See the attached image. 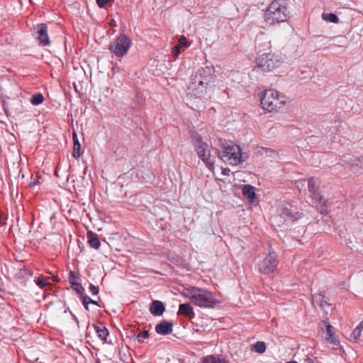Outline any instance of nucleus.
Masks as SVG:
<instances>
[{
  "instance_id": "nucleus-1",
  "label": "nucleus",
  "mask_w": 363,
  "mask_h": 363,
  "mask_svg": "<svg viewBox=\"0 0 363 363\" xmlns=\"http://www.w3.org/2000/svg\"><path fill=\"white\" fill-rule=\"evenodd\" d=\"M184 295L192 303L201 308H214L219 301L210 291L200 287L192 286L186 289Z\"/></svg>"
},
{
  "instance_id": "nucleus-2",
  "label": "nucleus",
  "mask_w": 363,
  "mask_h": 363,
  "mask_svg": "<svg viewBox=\"0 0 363 363\" xmlns=\"http://www.w3.org/2000/svg\"><path fill=\"white\" fill-rule=\"evenodd\" d=\"M287 103L288 97L274 89L266 90L261 99L262 108L269 112L280 111Z\"/></svg>"
},
{
  "instance_id": "nucleus-3",
  "label": "nucleus",
  "mask_w": 363,
  "mask_h": 363,
  "mask_svg": "<svg viewBox=\"0 0 363 363\" xmlns=\"http://www.w3.org/2000/svg\"><path fill=\"white\" fill-rule=\"evenodd\" d=\"M289 18V11L286 4L277 0L272 1L269 6L264 16L265 22L268 25H274L287 21Z\"/></svg>"
},
{
  "instance_id": "nucleus-4",
  "label": "nucleus",
  "mask_w": 363,
  "mask_h": 363,
  "mask_svg": "<svg viewBox=\"0 0 363 363\" xmlns=\"http://www.w3.org/2000/svg\"><path fill=\"white\" fill-rule=\"evenodd\" d=\"M200 72L201 71L200 70ZM211 81L208 76L202 77L201 73L196 74L192 79L191 85L189 87L188 96L190 99H206L207 96V86Z\"/></svg>"
},
{
  "instance_id": "nucleus-5",
  "label": "nucleus",
  "mask_w": 363,
  "mask_h": 363,
  "mask_svg": "<svg viewBox=\"0 0 363 363\" xmlns=\"http://www.w3.org/2000/svg\"><path fill=\"white\" fill-rule=\"evenodd\" d=\"M308 191L311 193V197L315 204L316 208L322 213H327L331 207V203L328 200L324 199L318 191L319 182L316 179L311 178L308 180Z\"/></svg>"
},
{
  "instance_id": "nucleus-6",
  "label": "nucleus",
  "mask_w": 363,
  "mask_h": 363,
  "mask_svg": "<svg viewBox=\"0 0 363 363\" xmlns=\"http://www.w3.org/2000/svg\"><path fill=\"white\" fill-rule=\"evenodd\" d=\"M281 63V58L272 52L258 53L256 58V67L264 72L272 71Z\"/></svg>"
},
{
  "instance_id": "nucleus-7",
  "label": "nucleus",
  "mask_w": 363,
  "mask_h": 363,
  "mask_svg": "<svg viewBox=\"0 0 363 363\" xmlns=\"http://www.w3.org/2000/svg\"><path fill=\"white\" fill-rule=\"evenodd\" d=\"M219 158L225 163L236 165L242 161L240 147L237 145H227L218 151Z\"/></svg>"
},
{
  "instance_id": "nucleus-8",
  "label": "nucleus",
  "mask_w": 363,
  "mask_h": 363,
  "mask_svg": "<svg viewBox=\"0 0 363 363\" xmlns=\"http://www.w3.org/2000/svg\"><path fill=\"white\" fill-rule=\"evenodd\" d=\"M193 144L198 157L206 164L210 171L213 172L214 163L210 160L211 151L208 144L202 141L199 136H194Z\"/></svg>"
},
{
  "instance_id": "nucleus-9",
  "label": "nucleus",
  "mask_w": 363,
  "mask_h": 363,
  "mask_svg": "<svg viewBox=\"0 0 363 363\" xmlns=\"http://www.w3.org/2000/svg\"><path fill=\"white\" fill-rule=\"evenodd\" d=\"M131 41L125 35L121 34L109 45L110 50L117 57H123L130 49Z\"/></svg>"
},
{
  "instance_id": "nucleus-10",
  "label": "nucleus",
  "mask_w": 363,
  "mask_h": 363,
  "mask_svg": "<svg viewBox=\"0 0 363 363\" xmlns=\"http://www.w3.org/2000/svg\"><path fill=\"white\" fill-rule=\"evenodd\" d=\"M277 255L275 252L269 248L268 255L259 264V271L263 274H269L277 269Z\"/></svg>"
},
{
  "instance_id": "nucleus-11",
  "label": "nucleus",
  "mask_w": 363,
  "mask_h": 363,
  "mask_svg": "<svg viewBox=\"0 0 363 363\" xmlns=\"http://www.w3.org/2000/svg\"><path fill=\"white\" fill-rule=\"evenodd\" d=\"M280 218L284 219V222L289 223L300 218L302 213L297 211L296 207L291 203H284L279 209Z\"/></svg>"
},
{
  "instance_id": "nucleus-12",
  "label": "nucleus",
  "mask_w": 363,
  "mask_h": 363,
  "mask_svg": "<svg viewBox=\"0 0 363 363\" xmlns=\"http://www.w3.org/2000/svg\"><path fill=\"white\" fill-rule=\"evenodd\" d=\"M37 38L38 39L40 44L43 46L49 45L50 43L48 35L47 26L44 23L38 25L37 26Z\"/></svg>"
},
{
  "instance_id": "nucleus-13",
  "label": "nucleus",
  "mask_w": 363,
  "mask_h": 363,
  "mask_svg": "<svg viewBox=\"0 0 363 363\" xmlns=\"http://www.w3.org/2000/svg\"><path fill=\"white\" fill-rule=\"evenodd\" d=\"M172 326L171 322L163 320L156 325L155 331L160 335H166L172 332Z\"/></svg>"
},
{
  "instance_id": "nucleus-14",
  "label": "nucleus",
  "mask_w": 363,
  "mask_h": 363,
  "mask_svg": "<svg viewBox=\"0 0 363 363\" xmlns=\"http://www.w3.org/2000/svg\"><path fill=\"white\" fill-rule=\"evenodd\" d=\"M242 194L250 203H252L256 197L255 188L251 185H245L242 188Z\"/></svg>"
},
{
  "instance_id": "nucleus-15",
  "label": "nucleus",
  "mask_w": 363,
  "mask_h": 363,
  "mask_svg": "<svg viewBox=\"0 0 363 363\" xmlns=\"http://www.w3.org/2000/svg\"><path fill=\"white\" fill-rule=\"evenodd\" d=\"M150 311L154 315H161L164 311V306L160 301H154L150 306Z\"/></svg>"
},
{
  "instance_id": "nucleus-16",
  "label": "nucleus",
  "mask_w": 363,
  "mask_h": 363,
  "mask_svg": "<svg viewBox=\"0 0 363 363\" xmlns=\"http://www.w3.org/2000/svg\"><path fill=\"white\" fill-rule=\"evenodd\" d=\"M72 138L74 142L72 155L74 158L77 159L80 157L81 145L79 143L77 135L74 131L73 132Z\"/></svg>"
},
{
  "instance_id": "nucleus-17",
  "label": "nucleus",
  "mask_w": 363,
  "mask_h": 363,
  "mask_svg": "<svg viewBox=\"0 0 363 363\" xmlns=\"http://www.w3.org/2000/svg\"><path fill=\"white\" fill-rule=\"evenodd\" d=\"M88 242L93 248L98 249L100 247V242L97 235L91 231L87 233Z\"/></svg>"
},
{
  "instance_id": "nucleus-18",
  "label": "nucleus",
  "mask_w": 363,
  "mask_h": 363,
  "mask_svg": "<svg viewBox=\"0 0 363 363\" xmlns=\"http://www.w3.org/2000/svg\"><path fill=\"white\" fill-rule=\"evenodd\" d=\"M69 282L73 289L77 293H81V291L83 290V287L77 281V277L73 272H69Z\"/></svg>"
},
{
  "instance_id": "nucleus-19",
  "label": "nucleus",
  "mask_w": 363,
  "mask_h": 363,
  "mask_svg": "<svg viewBox=\"0 0 363 363\" xmlns=\"http://www.w3.org/2000/svg\"><path fill=\"white\" fill-rule=\"evenodd\" d=\"M325 339L328 342L336 344V337L332 330V326L329 324L326 325Z\"/></svg>"
},
{
  "instance_id": "nucleus-20",
  "label": "nucleus",
  "mask_w": 363,
  "mask_h": 363,
  "mask_svg": "<svg viewBox=\"0 0 363 363\" xmlns=\"http://www.w3.org/2000/svg\"><path fill=\"white\" fill-rule=\"evenodd\" d=\"M350 166L352 170L356 172H359V170L363 172V157L362 159L354 158L350 163Z\"/></svg>"
},
{
  "instance_id": "nucleus-21",
  "label": "nucleus",
  "mask_w": 363,
  "mask_h": 363,
  "mask_svg": "<svg viewBox=\"0 0 363 363\" xmlns=\"http://www.w3.org/2000/svg\"><path fill=\"white\" fill-rule=\"evenodd\" d=\"M201 363H228L224 359L217 358L214 355H208L203 358Z\"/></svg>"
},
{
  "instance_id": "nucleus-22",
  "label": "nucleus",
  "mask_w": 363,
  "mask_h": 363,
  "mask_svg": "<svg viewBox=\"0 0 363 363\" xmlns=\"http://www.w3.org/2000/svg\"><path fill=\"white\" fill-rule=\"evenodd\" d=\"M179 313L184 315H191L194 313V308L188 303H182L179 306Z\"/></svg>"
},
{
  "instance_id": "nucleus-23",
  "label": "nucleus",
  "mask_w": 363,
  "mask_h": 363,
  "mask_svg": "<svg viewBox=\"0 0 363 363\" xmlns=\"http://www.w3.org/2000/svg\"><path fill=\"white\" fill-rule=\"evenodd\" d=\"M44 101V96L41 93H37L33 94L30 99V102L33 106H38L41 104Z\"/></svg>"
},
{
  "instance_id": "nucleus-24",
  "label": "nucleus",
  "mask_w": 363,
  "mask_h": 363,
  "mask_svg": "<svg viewBox=\"0 0 363 363\" xmlns=\"http://www.w3.org/2000/svg\"><path fill=\"white\" fill-rule=\"evenodd\" d=\"M98 337L102 340L106 341L108 335V330L105 327H95Z\"/></svg>"
},
{
  "instance_id": "nucleus-25",
  "label": "nucleus",
  "mask_w": 363,
  "mask_h": 363,
  "mask_svg": "<svg viewBox=\"0 0 363 363\" xmlns=\"http://www.w3.org/2000/svg\"><path fill=\"white\" fill-rule=\"evenodd\" d=\"M322 18L328 22L331 23H337L338 22V17L333 13H323L322 14Z\"/></svg>"
},
{
  "instance_id": "nucleus-26",
  "label": "nucleus",
  "mask_w": 363,
  "mask_h": 363,
  "mask_svg": "<svg viewBox=\"0 0 363 363\" xmlns=\"http://www.w3.org/2000/svg\"><path fill=\"white\" fill-rule=\"evenodd\" d=\"M363 330V320L359 323V324L354 329L351 335V337L354 340H357L362 334V331Z\"/></svg>"
},
{
  "instance_id": "nucleus-27",
  "label": "nucleus",
  "mask_w": 363,
  "mask_h": 363,
  "mask_svg": "<svg viewBox=\"0 0 363 363\" xmlns=\"http://www.w3.org/2000/svg\"><path fill=\"white\" fill-rule=\"evenodd\" d=\"M255 350L258 353H263L266 350V345L263 342H257L254 345Z\"/></svg>"
},
{
  "instance_id": "nucleus-28",
  "label": "nucleus",
  "mask_w": 363,
  "mask_h": 363,
  "mask_svg": "<svg viewBox=\"0 0 363 363\" xmlns=\"http://www.w3.org/2000/svg\"><path fill=\"white\" fill-rule=\"evenodd\" d=\"M260 41H264L266 46L269 47L270 41L268 40L267 36L262 35L257 37V38H256V45L257 46L259 45Z\"/></svg>"
},
{
  "instance_id": "nucleus-29",
  "label": "nucleus",
  "mask_w": 363,
  "mask_h": 363,
  "mask_svg": "<svg viewBox=\"0 0 363 363\" xmlns=\"http://www.w3.org/2000/svg\"><path fill=\"white\" fill-rule=\"evenodd\" d=\"M178 45L185 48H188L189 46V45L187 43V40L185 36L182 35L179 37L178 40Z\"/></svg>"
},
{
  "instance_id": "nucleus-30",
  "label": "nucleus",
  "mask_w": 363,
  "mask_h": 363,
  "mask_svg": "<svg viewBox=\"0 0 363 363\" xmlns=\"http://www.w3.org/2000/svg\"><path fill=\"white\" fill-rule=\"evenodd\" d=\"M182 47H180L179 45H176L174 47L172 48V54L173 56L174 57H177L180 53H181V49Z\"/></svg>"
},
{
  "instance_id": "nucleus-31",
  "label": "nucleus",
  "mask_w": 363,
  "mask_h": 363,
  "mask_svg": "<svg viewBox=\"0 0 363 363\" xmlns=\"http://www.w3.org/2000/svg\"><path fill=\"white\" fill-rule=\"evenodd\" d=\"M37 284L41 288L45 287L48 284V282L42 277H39L37 280Z\"/></svg>"
},
{
  "instance_id": "nucleus-32",
  "label": "nucleus",
  "mask_w": 363,
  "mask_h": 363,
  "mask_svg": "<svg viewBox=\"0 0 363 363\" xmlns=\"http://www.w3.org/2000/svg\"><path fill=\"white\" fill-rule=\"evenodd\" d=\"M113 0H96V3L100 8H104L106 4Z\"/></svg>"
},
{
  "instance_id": "nucleus-33",
  "label": "nucleus",
  "mask_w": 363,
  "mask_h": 363,
  "mask_svg": "<svg viewBox=\"0 0 363 363\" xmlns=\"http://www.w3.org/2000/svg\"><path fill=\"white\" fill-rule=\"evenodd\" d=\"M149 335V333L148 331L147 330H143L142 331L141 333H140L138 336H137V339H140V338H147Z\"/></svg>"
},
{
  "instance_id": "nucleus-34",
  "label": "nucleus",
  "mask_w": 363,
  "mask_h": 363,
  "mask_svg": "<svg viewBox=\"0 0 363 363\" xmlns=\"http://www.w3.org/2000/svg\"><path fill=\"white\" fill-rule=\"evenodd\" d=\"M89 291L93 294V295H96L98 294L99 293V289L96 286H95L93 284H91L90 286H89Z\"/></svg>"
},
{
  "instance_id": "nucleus-35",
  "label": "nucleus",
  "mask_w": 363,
  "mask_h": 363,
  "mask_svg": "<svg viewBox=\"0 0 363 363\" xmlns=\"http://www.w3.org/2000/svg\"><path fill=\"white\" fill-rule=\"evenodd\" d=\"M84 298H86V301H87L88 303H92V304H94V305H98L97 301L92 300L90 297H89L87 296H86Z\"/></svg>"
},
{
  "instance_id": "nucleus-36",
  "label": "nucleus",
  "mask_w": 363,
  "mask_h": 363,
  "mask_svg": "<svg viewBox=\"0 0 363 363\" xmlns=\"http://www.w3.org/2000/svg\"><path fill=\"white\" fill-rule=\"evenodd\" d=\"M221 169H222V174L223 175H229V173L230 172V169L222 167Z\"/></svg>"
},
{
  "instance_id": "nucleus-37",
  "label": "nucleus",
  "mask_w": 363,
  "mask_h": 363,
  "mask_svg": "<svg viewBox=\"0 0 363 363\" xmlns=\"http://www.w3.org/2000/svg\"><path fill=\"white\" fill-rule=\"evenodd\" d=\"M83 304L84 306V307L86 308V310H89V303L86 301V298H84V301H83Z\"/></svg>"
},
{
  "instance_id": "nucleus-38",
  "label": "nucleus",
  "mask_w": 363,
  "mask_h": 363,
  "mask_svg": "<svg viewBox=\"0 0 363 363\" xmlns=\"http://www.w3.org/2000/svg\"><path fill=\"white\" fill-rule=\"evenodd\" d=\"M321 298H322V295L318 294V295H317V296H314V297H313V302H314V301H318V299H320Z\"/></svg>"
},
{
  "instance_id": "nucleus-39",
  "label": "nucleus",
  "mask_w": 363,
  "mask_h": 363,
  "mask_svg": "<svg viewBox=\"0 0 363 363\" xmlns=\"http://www.w3.org/2000/svg\"><path fill=\"white\" fill-rule=\"evenodd\" d=\"M303 363H313V361L311 358H306L304 359Z\"/></svg>"
},
{
  "instance_id": "nucleus-40",
  "label": "nucleus",
  "mask_w": 363,
  "mask_h": 363,
  "mask_svg": "<svg viewBox=\"0 0 363 363\" xmlns=\"http://www.w3.org/2000/svg\"><path fill=\"white\" fill-rule=\"evenodd\" d=\"M29 186H30V187H33V186H35V182H30V183L29 184Z\"/></svg>"
},
{
  "instance_id": "nucleus-41",
  "label": "nucleus",
  "mask_w": 363,
  "mask_h": 363,
  "mask_svg": "<svg viewBox=\"0 0 363 363\" xmlns=\"http://www.w3.org/2000/svg\"><path fill=\"white\" fill-rule=\"evenodd\" d=\"M286 363H298V362H296V361H290V362H286Z\"/></svg>"
},
{
  "instance_id": "nucleus-42",
  "label": "nucleus",
  "mask_w": 363,
  "mask_h": 363,
  "mask_svg": "<svg viewBox=\"0 0 363 363\" xmlns=\"http://www.w3.org/2000/svg\"><path fill=\"white\" fill-rule=\"evenodd\" d=\"M111 26H113V25H115V23H113V22H111Z\"/></svg>"
}]
</instances>
